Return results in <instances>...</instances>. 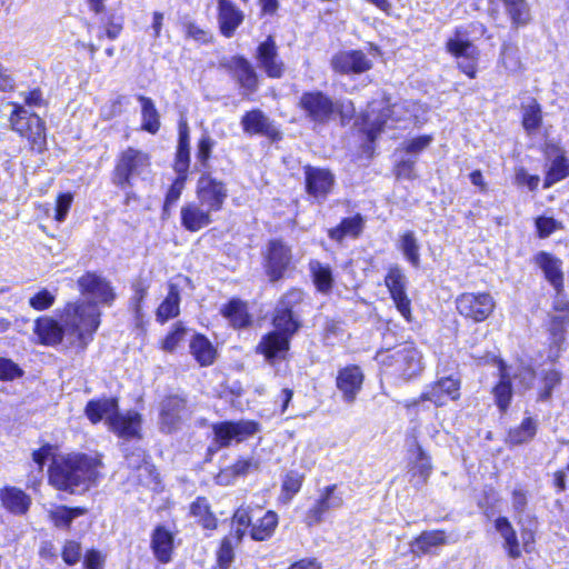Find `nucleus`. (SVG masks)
<instances>
[{
  "label": "nucleus",
  "mask_w": 569,
  "mask_h": 569,
  "mask_svg": "<svg viewBox=\"0 0 569 569\" xmlns=\"http://www.w3.org/2000/svg\"><path fill=\"white\" fill-rule=\"evenodd\" d=\"M100 316L91 303H69L61 326L51 318H41L36 323V333L44 345H57L67 336L70 345L86 348L100 325Z\"/></svg>",
  "instance_id": "obj_1"
},
{
  "label": "nucleus",
  "mask_w": 569,
  "mask_h": 569,
  "mask_svg": "<svg viewBox=\"0 0 569 569\" xmlns=\"http://www.w3.org/2000/svg\"><path fill=\"white\" fill-rule=\"evenodd\" d=\"M103 463L99 455L70 453L52 460L49 483L58 490H88L101 476Z\"/></svg>",
  "instance_id": "obj_2"
},
{
  "label": "nucleus",
  "mask_w": 569,
  "mask_h": 569,
  "mask_svg": "<svg viewBox=\"0 0 569 569\" xmlns=\"http://www.w3.org/2000/svg\"><path fill=\"white\" fill-rule=\"evenodd\" d=\"M302 299L300 290H292L283 296L274 311V331L266 335L258 350L268 361L281 360L289 350L290 338L297 332L299 322L293 318L291 307Z\"/></svg>",
  "instance_id": "obj_3"
},
{
  "label": "nucleus",
  "mask_w": 569,
  "mask_h": 569,
  "mask_svg": "<svg viewBox=\"0 0 569 569\" xmlns=\"http://www.w3.org/2000/svg\"><path fill=\"white\" fill-rule=\"evenodd\" d=\"M417 103L412 101H399L390 103V99L383 97L381 101H372L362 116V130L369 140L373 141L385 127H397L400 122L416 121Z\"/></svg>",
  "instance_id": "obj_4"
},
{
  "label": "nucleus",
  "mask_w": 569,
  "mask_h": 569,
  "mask_svg": "<svg viewBox=\"0 0 569 569\" xmlns=\"http://www.w3.org/2000/svg\"><path fill=\"white\" fill-rule=\"evenodd\" d=\"M86 415L92 423L106 420L111 431L122 438L139 437L141 417L136 411L119 413L118 401L113 398L91 400L86 406Z\"/></svg>",
  "instance_id": "obj_5"
},
{
  "label": "nucleus",
  "mask_w": 569,
  "mask_h": 569,
  "mask_svg": "<svg viewBox=\"0 0 569 569\" xmlns=\"http://www.w3.org/2000/svg\"><path fill=\"white\" fill-rule=\"evenodd\" d=\"M377 359L388 373L403 380L417 377L423 368L421 353L411 346H406L391 352L378 353Z\"/></svg>",
  "instance_id": "obj_6"
},
{
  "label": "nucleus",
  "mask_w": 569,
  "mask_h": 569,
  "mask_svg": "<svg viewBox=\"0 0 569 569\" xmlns=\"http://www.w3.org/2000/svg\"><path fill=\"white\" fill-rule=\"evenodd\" d=\"M10 123L13 131L26 138L31 149L42 151L46 146L43 121L34 113H29L23 107L13 103Z\"/></svg>",
  "instance_id": "obj_7"
},
{
  "label": "nucleus",
  "mask_w": 569,
  "mask_h": 569,
  "mask_svg": "<svg viewBox=\"0 0 569 569\" xmlns=\"http://www.w3.org/2000/svg\"><path fill=\"white\" fill-rule=\"evenodd\" d=\"M299 107L316 124L329 122L341 108L338 102L319 90L303 92L299 99Z\"/></svg>",
  "instance_id": "obj_8"
},
{
  "label": "nucleus",
  "mask_w": 569,
  "mask_h": 569,
  "mask_svg": "<svg viewBox=\"0 0 569 569\" xmlns=\"http://www.w3.org/2000/svg\"><path fill=\"white\" fill-rule=\"evenodd\" d=\"M150 167V157L148 153L134 148H128L119 156L113 172V183L124 188L131 184L132 176L144 173Z\"/></svg>",
  "instance_id": "obj_9"
},
{
  "label": "nucleus",
  "mask_w": 569,
  "mask_h": 569,
  "mask_svg": "<svg viewBox=\"0 0 569 569\" xmlns=\"http://www.w3.org/2000/svg\"><path fill=\"white\" fill-rule=\"evenodd\" d=\"M456 308L463 318L482 322L495 311L496 300L489 292H465L457 297Z\"/></svg>",
  "instance_id": "obj_10"
},
{
  "label": "nucleus",
  "mask_w": 569,
  "mask_h": 569,
  "mask_svg": "<svg viewBox=\"0 0 569 569\" xmlns=\"http://www.w3.org/2000/svg\"><path fill=\"white\" fill-rule=\"evenodd\" d=\"M78 286L82 296L87 298V301H78L77 303H91L97 308L99 313V305L109 306L116 298L110 282L96 272H87L81 276L78 279Z\"/></svg>",
  "instance_id": "obj_11"
},
{
  "label": "nucleus",
  "mask_w": 569,
  "mask_h": 569,
  "mask_svg": "<svg viewBox=\"0 0 569 569\" xmlns=\"http://www.w3.org/2000/svg\"><path fill=\"white\" fill-rule=\"evenodd\" d=\"M196 196L198 202L214 213L222 209L228 189L222 181L209 173H203L197 182Z\"/></svg>",
  "instance_id": "obj_12"
},
{
  "label": "nucleus",
  "mask_w": 569,
  "mask_h": 569,
  "mask_svg": "<svg viewBox=\"0 0 569 569\" xmlns=\"http://www.w3.org/2000/svg\"><path fill=\"white\" fill-rule=\"evenodd\" d=\"M332 70L339 74H361L369 71L373 62L361 50H341L330 59Z\"/></svg>",
  "instance_id": "obj_13"
},
{
  "label": "nucleus",
  "mask_w": 569,
  "mask_h": 569,
  "mask_svg": "<svg viewBox=\"0 0 569 569\" xmlns=\"http://www.w3.org/2000/svg\"><path fill=\"white\" fill-rule=\"evenodd\" d=\"M258 430V423L251 420L226 421L213 426L214 439L220 447H227L232 441H243Z\"/></svg>",
  "instance_id": "obj_14"
},
{
  "label": "nucleus",
  "mask_w": 569,
  "mask_h": 569,
  "mask_svg": "<svg viewBox=\"0 0 569 569\" xmlns=\"http://www.w3.org/2000/svg\"><path fill=\"white\" fill-rule=\"evenodd\" d=\"M343 505L341 495L337 492V485H330L319 491V497L306 513L305 522L308 527L319 525L323 516L332 509Z\"/></svg>",
  "instance_id": "obj_15"
},
{
  "label": "nucleus",
  "mask_w": 569,
  "mask_h": 569,
  "mask_svg": "<svg viewBox=\"0 0 569 569\" xmlns=\"http://www.w3.org/2000/svg\"><path fill=\"white\" fill-rule=\"evenodd\" d=\"M385 283L397 310L407 321H411V301L406 293L407 279L405 273L400 268L391 267L385 278Z\"/></svg>",
  "instance_id": "obj_16"
},
{
  "label": "nucleus",
  "mask_w": 569,
  "mask_h": 569,
  "mask_svg": "<svg viewBox=\"0 0 569 569\" xmlns=\"http://www.w3.org/2000/svg\"><path fill=\"white\" fill-rule=\"evenodd\" d=\"M460 379L448 376L430 385L421 393L419 401H431L437 407L445 406L448 400H458L460 397Z\"/></svg>",
  "instance_id": "obj_17"
},
{
  "label": "nucleus",
  "mask_w": 569,
  "mask_h": 569,
  "mask_svg": "<svg viewBox=\"0 0 569 569\" xmlns=\"http://www.w3.org/2000/svg\"><path fill=\"white\" fill-rule=\"evenodd\" d=\"M292 259L291 249L280 240H271L267 247L266 272L271 281L279 280Z\"/></svg>",
  "instance_id": "obj_18"
},
{
  "label": "nucleus",
  "mask_w": 569,
  "mask_h": 569,
  "mask_svg": "<svg viewBox=\"0 0 569 569\" xmlns=\"http://www.w3.org/2000/svg\"><path fill=\"white\" fill-rule=\"evenodd\" d=\"M306 190L308 194L315 199L322 201L328 193L332 190L335 184V177L328 170L317 167L305 168Z\"/></svg>",
  "instance_id": "obj_19"
},
{
  "label": "nucleus",
  "mask_w": 569,
  "mask_h": 569,
  "mask_svg": "<svg viewBox=\"0 0 569 569\" xmlns=\"http://www.w3.org/2000/svg\"><path fill=\"white\" fill-rule=\"evenodd\" d=\"M256 59L258 66L270 78H281L284 72V63L279 58L277 46L272 37H268L257 49Z\"/></svg>",
  "instance_id": "obj_20"
},
{
  "label": "nucleus",
  "mask_w": 569,
  "mask_h": 569,
  "mask_svg": "<svg viewBox=\"0 0 569 569\" xmlns=\"http://www.w3.org/2000/svg\"><path fill=\"white\" fill-rule=\"evenodd\" d=\"M535 264L543 272L546 280L555 288L558 295L563 289L562 261L547 251H539L533 256Z\"/></svg>",
  "instance_id": "obj_21"
},
{
  "label": "nucleus",
  "mask_w": 569,
  "mask_h": 569,
  "mask_svg": "<svg viewBox=\"0 0 569 569\" xmlns=\"http://www.w3.org/2000/svg\"><path fill=\"white\" fill-rule=\"evenodd\" d=\"M363 383V373L358 366H348L338 372L336 385L346 402L352 403Z\"/></svg>",
  "instance_id": "obj_22"
},
{
  "label": "nucleus",
  "mask_w": 569,
  "mask_h": 569,
  "mask_svg": "<svg viewBox=\"0 0 569 569\" xmlns=\"http://www.w3.org/2000/svg\"><path fill=\"white\" fill-rule=\"evenodd\" d=\"M212 213L198 201L188 202L180 211L181 224L186 230L197 232L212 222Z\"/></svg>",
  "instance_id": "obj_23"
},
{
  "label": "nucleus",
  "mask_w": 569,
  "mask_h": 569,
  "mask_svg": "<svg viewBox=\"0 0 569 569\" xmlns=\"http://www.w3.org/2000/svg\"><path fill=\"white\" fill-rule=\"evenodd\" d=\"M244 13L230 0H218V23L221 33L230 38L243 22Z\"/></svg>",
  "instance_id": "obj_24"
},
{
  "label": "nucleus",
  "mask_w": 569,
  "mask_h": 569,
  "mask_svg": "<svg viewBox=\"0 0 569 569\" xmlns=\"http://www.w3.org/2000/svg\"><path fill=\"white\" fill-rule=\"evenodd\" d=\"M547 154L550 164L545 178V188H549L569 176V160L560 148L550 146L547 149Z\"/></svg>",
  "instance_id": "obj_25"
},
{
  "label": "nucleus",
  "mask_w": 569,
  "mask_h": 569,
  "mask_svg": "<svg viewBox=\"0 0 569 569\" xmlns=\"http://www.w3.org/2000/svg\"><path fill=\"white\" fill-rule=\"evenodd\" d=\"M409 468L413 477H419L426 482L432 471L431 459L422 447L415 442L409 449Z\"/></svg>",
  "instance_id": "obj_26"
},
{
  "label": "nucleus",
  "mask_w": 569,
  "mask_h": 569,
  "mask_svg": "<svg viewBox=\"0 0 569 569\" xmlns=\"http://www.w3.org/2000/svg\"><path fill=\"white\" fill-rule=\"evenodd\" d=\"M0 499L3 507L14 515L26 513L31 505L30 497L16 487H8L1 490Z\"/></svg>",
  "instance_id": "obj_27"
},
{
  "label": "nucleus",
  "mask_w": 569,
  "mask_h": 569,
  "mask_svg": "<svg viewBox=\"0 0 569 569\" xmlns=\"http://www.w3.org/2000/svg\"><path fill=\"white\" fill-rule=\"evenodd\" d=\"M241 124L248 133H259L268 137H276L278 134L274 126L260 110L247 112L242 118Z\"/></svg>",
  "instance_id": "obj_28"
},
{
  "label": "nucleus",
  "mask_w": 569,
  "mask_h": 569,
  "mask_svg": "<svg viewBox=\"0 0 569 569\" xmlns=\"http://www.w3.org/2000/svg\"><path fill=\"white\" fill-rule=\"evenodd\" d=\"M151 548L156 558L167 563L173 551V535L163 527H158L152 533Z\"/></svg>",
  "instance_id": "obj_29"
},
{
  "label": "nucleus",
  "mask_w": 569,
  "mask_h": 569,
  "mask_svg": "<svg viewBox=\"0 0 569 569\" xmlns=\"http://www.w3.org/2000/svg\"><path fill=\"white\" fill-rule=\"evenodd\" d=\"M190 353L201 367L213 363L217 350L212 343L202 335H196L190 341Z\"/></svg>",
  "instance_id": "obj_30"
},
{
  "label": "nucleus",
  "mask_w": 569,
  "mask_h": 569,
  "mask_svg": "<svg viewBox=\"0 0 569 569\" xmlns=\"http://www.w3.org/2000/svg\"><path fill=\"white\" fill-rule=\"evenodd\" d=\"M499 378L500 380L493 388L492 393L499 409L506 411L512 397V390L510 372L502 361H499Z\"/></svg>",
  "instance_id": "obj_31"
},
{
  "label": "nucleus",
  "mask_w": 569,
  "mask_h": 569,
  "mask_svg": "<svg viewBox=\"0 0 569 569\" xmlns=\"http://www.w3.org/2000/svg\"><path fill=\"white\" fill-rule=\"evenodd\" d=\"M183 409V401L173 397L162 403L160 425L166 432H171L180 421V411Z\"/></svg>",
  "instance_id": "obj_32"
},
{
  "label": "nucleus",
  "mask_w": 569,
  "mask_h": 569,
  "mask_svg": "<svg viewBox=\"0 0 569 569\" xmlns=\"http://www.w3.org/2000/svg\"><path fill=\"white\" fill-rule=\"evenodd\" d=\"M231 67L241 87L249 92L254 91L258 78L250 62L244 58L237 57L232 59Z\"/></svg>",
  "instance_id": "obj_33"
},
{
  "label": "nucleus",
  "mask_w": 569,
  "mask_h": 569,
  "mask_svg": "<svg viewBox=\"0 0 569 569\" xmlns=\"http://www.w3.org/2000/svg\"><path fill=\"white\" fill-rule=\"evenodd\" d=\"M447 51L457 60L462 58L480 59V50L469 39L456 34L446 43Z\"/></svg>",
  "instance_id": "obj_34"
},
{
  "label": "nucleus",
  "mask_w": 569,
  "mask_h": 569,
  "mask_svg": "<svg viewBox=\"0 0 569 569\" xmlns=\"http://www.w3.org/2000/svg\"><path fill=\"white\" fill-rule=\"evenodd\" d=\"M141 104V129L149 133H157L160 129V117L154 102L144 96H139Z\"/></svg>",
  "instance_id": "obj_35"
},
{
  "label": "nucleus",
  "mask_w": 569,
  "mask_h": 569,
  "mask_svg": "<svg viewBox=\"0 0 569 569\" xmlns=\"http://www.w3.org/2000/svg\"><path fill=\"white\" fill-rule=\"evenodd\" d=\"M180 292L177 284L170 283L168 295L157 310V320L166 322L179 315Z\"/></svg>",
  "instance_id": "obj_36"
},
{
  "label": "nucleus",
  "mask_w": 569,
  "mask_h": 569,
  "mask_svg": "<svg viewBox=\"0 0 569 569\" xmlns=\"http://www.w3.org/2000/svg\"><path fill=\"white\" fill-rule=\"evenodd\" d=\"M447 543L445 531L432 530L423 531L410 545L413 553H427L432 547H439Z\"/></svg>",
  "instance_id": "obj_37"
},
{
  "label": "nucleus",
  "mask_w": 569,
  "mask_h": 569,
  "mask_svg": "<svg viewBox=\"0 0 569 569\" xmlns=\"http://www.w3.org/2000/svg\"><path fill=\"white\" fill-rule=\"evenodd\" d=\"M522 127L528 134L536 132L542 123V109L536 99H530L521 106Z\"/></svg>",
  "instance_id": "obj_38"
},
{
  "label": "nucleus",
  "mask_w": 569,
  "mask_h": 569,
  "mask_svg": "<svg viewBox=\"0 0 569 569\" xmlns=\"http://www.w3.org/2000/svg\"><path fill=\"white\" fill-rule=\"evenodd\" d=\"M87 513V509L82 507L69 508L67 506H57L48 511L50 520L57 528L68 529L71 522Z\"/></svg>",
  "instance_id": "obj_39"
},
{
  "label": "nucleus",
  "mask_w": 569,
  "mask_h": 569,
  "mask_svg": "<svg viewBox=\"0 0 569 569\" xmlns=\"http://www.w3.org/2000/svg\"><path fill=\"white\" fill-rule=\"evenodd\" d=\"M221 312L234 328H243L251 322L246 303L238 299H232Z\"/></svg>",
  "instance_id": "obj_40"
},
{
  "label": "nucleus",
  "mask_w": 569,
  "mask_h": 569,
  "mask_svg": "<svg viewBox=\"0 0 569 569\" xmlns=\"http://www.w3.org/2000/svg\"><path fill=\"white\" fill-rule=\"evenodd\" d=\"M506 12L516 27L526 26L531 20L527 0H502Z\"/></svg>",
  "instance_id": "obj_41"
},
{
  "label": "nucleus",
  "mask_w": 569,
  "mask_h": 569,
  "mask_svg": "<svg viewBox=\"0 0 569 569\" xmlns=\"http://www.w3.org/2000/svg\"><path fill=\"white\" fill-rule=\"evenodd\" d=\"M309 269L317 289L322 293H328L333 286L331 268L318 260H311L309 262Z\"/></svg>",
  "instance_id": "obj_42"
},
{
  "label": "nucleus",
  "mask_w": 569,
  "mask_h": 569,
  "mask_svg": "<svg viewBox=\"0 0 569 569\" xmlns=\"http://www.w3.org/2000/svg\"><path fill=\"white\" fill-rule=\"evenodd\" d=\"M503 540V549L507 551L508 556L512 559L520 558L522 551H529L530 546L533 542V533L529 530H523L521 532V542L517 537V532L512 533V536L506 537Z\"/></svg>",
  "instance_id": "obj_43"
},
{
  "label": "nucleus",
  "mask_w": 569,
  "mask_h": 569,
  "mask_svg": "<svg viewBox=\"0 0 569 569\" xmlns=\"http://www.w3.org/2000/svg\"><path fill=\"white\" fill-rule=\"evenodd\" d=\"M503 540V549L507 551L508 556L512 559L520 558L522 551H529L530 546L533 542V533L529 530H523L521 532V542L517 537V532L512 533V536L506 537Z\"/></svg>",
  "instance_id": "obj_44"
},
{
  "label": "nucleus",
  "mask_w": 569,
  "mask_h": 569,
  "mask_svg": "<svg viewBox=\"0 0 569 569\" xmlns=\"http://www.w3.org/2000/svg\"><path fill=\"white\" fill-rule=\"evenodd\" d=\"M363 221L360 216L346 218L341 223L329 230V237L333 240L341 241L345 237L356 238L362 231Z\"/></svg>",
  "instance_id": "obj_45"
},
{
  "label": "nucleus",
  "mask_w": 569,
  "mask_h": 569,
  "mask_svg": "<svg viewBox=\"0 0 569 569\" xmlns=\"http://www.w3.org/2000/svg\"><path fill=\"white\" fill-rule=\"evenodd\" d=\"M278 525V516L273 511H268L257 522L252 525L251 538L257 541H263L271 537Z\"/></svg>",
  "instance_id": "obj_46"
},
{
  "label": "nucleus",
  "mask_w": 569,
  "mask_h": 569,
  "mask_svg": "<svg viewBox=\"0 0 569 569\" xmlns=\"http://www.w3.org/2000/svg\"><path fill=\"white\" fill-rule=\"evenodd\" d=\"M399 249L402 251L406 259L413 266L419 267L420 254L419 243L412 231L405 232L398 242Z\"/></svg>",
  "instance_id": "obj_47"
},
{
  "label": "nucleus",
  "mask_w": 569,
  "mask_h": 569,
  "mask_svg": "<svg viewBox=\"0 0 569 569\" xmlns=\"http://www.w3.org/2000/svg\"><path fill=\"white\" fill-rule=\"evenodd\" d=\"M537 431V423L531 418H526L520 426L511 429L508 435V440L512 445H521L531 440Z\"/></svg>",
  "instance_id": "obj_48"
},
{
  "label": "nucleus",
  "mask_w": 569,
  "mask_h": 569,
  "mask_svg": "<svg viewBox=\"0 0 569 569\" xmlns=\"http://www.w3.org/2000/svg\"><path fill=\"white\" fill-rule=\"evenodd\" d=\"M190 512L206 529H213L217 526L214 516L209 510V505L204 498H198L192 502Z\"/></svg>",
  "instance_id": "obj_49"
},
{
  "label": "nucleus",
  "mask_w": 569,
  "mask_h": 569,
  "mask_svg": "<svg viewBox=\"0 0 569 569\" xmlns=\"http://www.w3.org/2000/svg\"><path fill=\"white\" fill-rule=\"evenodd\" d=\"M302 481L303 476L296 471H290L286 475L282 482V491L286 495V499L288 501L291 500V498L299 492Z\"/></svg>",
  "instance_id": "obj_50"
},
{
  "label": "nucleus",
  "mask_w": 569,
  "mask_h": 569,
  "mask_svg": "<svg viewBox=\"0 0 569 569\" xmlns=\"http://www.w3.org/2000/svg\"><path fill=\"white\" fill-rule=\"evenodd\" d=\"M186 328L181 323H176L173 330L162 340V349L164 351H173L181 341L184 340Z\"/></svg>",
  "instance_id": "obj_51"
},
{
  "label": "nucleus",
  "mask_w": 569,
  "mask_h": 569,
  "mask_svg": "<svg viewBox=\"0 0 569 569\" xmlns=\"http://www.w3.org/2000/svg\"><path fill=\"white\" fill-rule=\"evenodd\" d=\"M23 370L11 359L0 358V380L12 381L20 378Z\"/></svg>",
  "instance_id": "obj_52"
},
{
  "label": "nucleus",
  "mask_w": 569,
  "mask_h": 569,
  "mask_svg": "<svg viewBox=\"0 0 569 569\" xmlns=\"http://www.w3.org/2000/svg\"><path fill=\"white\" fill-rule=\"evenodd\" d=\"M536 228L540 238H547L555 231L562 229V223L551 217H538Z\"/></svg>",
  "instance_id": "obj_53"
},
{
  "label": "nucleus",
  "mask_w": 569,
  "mask_h": 569,
  "mask_svg": "<svg viewBox=\"0 0 569 569\" xmlns=\"http://www.w3.org/2000/svg\"><path fill=\"white\" fill-rule=\"evenodd\" d=\"M561 381V375L555 370L550 369L543 373L542 377V390L540 392V399L547 400L550 398L551 392L555 387H557Z\"/></svg>",
  "instance_id": "obj_54"
},
{
  "label": "nucleus",
  "mask_w": 569,
  "mask_h": 569,
  "mask_svg": "<svg viewBox=\"0 0 569 569\" xmlns=\"http://www.w3.org/2000/svg\"><path fill=\"white\" fill-rule=\"evenodd\" d=\"M187 176H177L176 180L173 181V183L171 184L170 189L167 192L163 206L164 211H167L170 206L178 201L184 188Z\"/></svg>",
  "instance_id": "obj_55"
},
{
  "label": "nucleus",
  "mask_w": 569,
  "mask_h": 569,
  "mask_svg": "<svg viewBox=\"0 0 569 569\" xmlns=\"http://www.w3.org/2000/svg\"><path fill=\"white\" fill-rule=\"evenodd\" d=\"M234 557L231 539L226 537L218 550V563L221 569H228Z\"/></svg>",
  "instance_id": "obj_56"
},
{
  "label": "nucleus",
  "mask_w": 569,
  "mask_h": 569,
  "mask_svg": "<svg viewBox=\"0 0 569 569\" xmlns=\"http://www.w3.org/2000/svg\"><path fill=\"white\" fill-rule=\"evenodd\" d=\"M81 552V545L74 540H69L63 546L62 559L67 565L73 566L80 560Z\"/></svg>",
  "instance_id": "obj_57"
},
{
  "label": "nucleus",
  "mask_w": 569,
  "mask_h": 569,
  "mask_svg": "<svg viewBox=\"0 0 569 569\" xmlns=\"http://www.w3.org/2000/svg\"><path fill=\"white\" fill-rule=\"evenodd\" d=\"M53 302L54 296L46 289L39 291L29 299V305L39 311L50 308Z\"/></svg>",
  "instance_id": "obj_58"
},
{
  "label": "nucleus",
  "mask_w": 569,
  "mask_h": 569,
  "mask_svg": "<svg viewBox=\"0 0 569 569\" xmlns=\"http://www.w3.org/2000/svg\"><path fill=\"white\" fill-rule=\"evenodd\" d=\"M186 36L197 42L208 43L211 41L212 36L204 29L200 28L193 22H186L183 24Z\"/></svg>",
  "instance_id": "obj_59"
},
{
  "label": "nucleus",
  "mask_w": 569,
  "mask_h": 569,
  "mask_svg": "<svg viewBox=\"0 0 569 569\" xmlns=\"http://www.w3.org/2000/svg\"><path fill=\"white\" fill-rule=\"evenodd\" d=\"M515 182L518 186H527L529 190L533 191L538 188L540 178L539 176L529 174L525 168L520 167L516 169Z\"/></svg>",
  "instance_id": "obj_60"
},
{
  "label": "nucleus",
  "mask_w": 569,
  "mask_h": 569,
  "mask_svg": "<svg viewBox=\"0 0 569 569\" xmlns=\"http://www.w3.org/2000/svg\"><path fill=\"white\" fill-rule=\"evenodd\" d=\"M190 163V151L189 148L178 147L174 170L178 176H187Z\"/></svg>",
  "instance_id": "obj_61"
},
{
  "label": "nucleus",
  "mask_w": 569,
  "mask_h": 569,
  "mask_svg": "<svg viewBox=\"0 0 569 569\" xmlns=\"http://www.w3.org/2000/svg\"><path fill=\"white\" fill-rule=\"evenodd\" d=\"M513 379L518 380L522 389H528L535 380V371L528 366H520L513 372Z\"/></svg>",
  "instance_id": "obj_62"
},
{
  "label": "nucleus",
  "mask_w": 569,
  "mask_h": 569,
  "mask_svg": "<svg viewBox=\"0 0 569 569\" xmlns=\"http://www.w3.org/2000/svg\"><path fill=\"white\" fill-rule=\"evenodd\" d=\"M73 197L71 193H62L57 199L54 219L59 222L64 221L67 213L71 207Z\"/></svg>",
  "instance_id": "obj_63"
},
{
  "label": "nucleus",
  "mask_w": 569,
  "mask_h": 569,
  "mask_svg": "<svg viewBox=\"0 0 569 569\" xmlns=\"http://www.w3.org/2000/svg\"><path fill=\"white\" fill-rule=\"evenodd\" d=\"M233 475L237 477L244 476L252 470H257L259 468V463L253 458L240 459L230 466Z\"/></svg>",
  "instance_id": "obj_64"
}]
</instances>
